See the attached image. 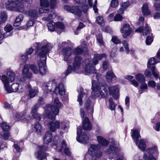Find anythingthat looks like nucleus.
I'll return each mask as SVG.
<instances>
[{"instance_id":"09e8293b","label":"nucleus","mask_w":160,"mask_h":160,"mask_svg":"<svg viewBox=\"0 0 160 160\" xmlns=\"http://www.w3.org/2000/svg\"><path fill=\"white\" fill-rule=\"evenodd\" d=\"M39 106H38V103L32 108L31 111V114L37 112L38 108Z\"/></svg>"},{"instance_id":"0e129e2a","label":"nucleus","mask_w":160,"mask_h":160,"mask_svg":"<svg viewBox=\"0 0 160 160\" xmlns=\"http://www.w3.org/2000/svg\"><path fill=\"white\" fill-rule=\"evenodd\" d=\"M85 27L84 25L82 23H80L79 24L77 28L76 31L75 32V33L76 35H78V32H77V31H79L81 29Z\"/></svg>"},{"instance_id":"5701e85b","label":"nucleus","mask_w":160,"mask_h":160,"mask_svg":"<svg viewBox=\"0 0 160 160\" xmlns=\"http://www.w3.org/2000/svg\"><path fill=\"white\" fill-rule=\"evenodd\" d=\"M150 29L148 27V25L145 24L144 27H140L135 30L136 32L142 33L143 35H147L150 34Z\"/></svg>"},{"instance_id":"052dcab7","label":"nucleus","mask_w":160,"mask_h":160,"mask_svg":"<svg viewBox=\"0 0 160 160\" xmlns=\"http://www.w3.org/2000/svg\"><path fill=\"white\" fill-rule=\"evenodd\" d=\"M32 116L33 118L36 119L38 120L39 121L41 119L40 115L37 112L33 114Z\"/></svg>"},{"instance_id":"7c9ffc66","label":"nucleus","mask_w":160,"mask_h":160,"mask_svg":"<svg viewBox=\"0 0 160 160\" xmlns=\"http://www.w3.org/2000/svg\"><path fill=\"white\" fill-rule=\"evenodd\" d=\"M63 149L65 153L68 156H69L70 152L68 148L66 147V143L64 141H63L62 143V148H59L58 146L57 147V149L60 152H61L62 149Z\"/></svg>"},{"instance_id":"412c9836","label":"nucleus","mask_w":160,"mask_h":160,"mask_svg":"<svg viewBox=\"0 0 160 160\" xmlns=\"http://www.w3.org/2000/svg\"><path fill=\"white\" fill-rule=\"evenodd\" d=\"M110 93L112 95L115 100H117L119 96V89L118 86H110L109 88Z\"/></svg>"},{"instance_id":"8fccbe9b","label":"nucleus","mask_w":160,"mask_h":160,"mask_svg":"<svg viewBox=\"0 0 160 160\" xmlns=\"http://www.w3.org/2000/svg\"><path fill=\"white\" fill-rule=\"evenodd\" d=\"M1 127L4 131H8L10 129V127L5 122H2L1 124Z\"/></svg>"},{"instance_id":"c9c22d12","label":"nucleus","mask_w":160,"mask_h":160,"mask_svg":"<svg viewBox=\"0 0 160 160\" xmlns=\"http://www.w3.org/2000/svg\"><path fill=\"white\" fill-rule=\"evenodd\" d=\"M116 77V76L112 70L109 71L106 73V78L108 82H111L113 78Z\"/></svg>"},{"instance_id":"37998d69","label":"nucleus","mask_w":160,"mask_h":160,"mask_svg":"<svg viewBox=\"0 0 160 160\" xmlns=\"http://www.w3.org/2000/svg\"><path fill=\"white\" fill-rule=\"evenodd\" d=\"M33 51V49L32 48H29L27 51V53L26 55H22L21 57L24 61H26L28 58V55L32 54Z\"/></svg>"},{"instance_id":"20e7f679","label":"nucleus","mask_w":160,"mask_h":160,"mask_svg":"<svg viewBox=\"0 0 160 160\" xmlns=\"http://www.w3.org/2000/svg\"><path fill=\"white\" fill-rule=\"evenodd\" d=\"M62 106V104L58 99L56 98L53 105H48L45 107L44 113L46 117L52 120L55 119L56 115L58 114L59 109Z\"/></svg>"},{"instance_id":"473e14b6","label":"nucleus","mask_w":160,"mask_h":160,"mask_svg":"<svg viewBox=\"0 0 160 160\" xmlns=\"http://www.w3.org/2000/svg\"><path fill=\"white\" fill-rule=\"evenodd\" d=\"M132 136L134 140L135 141V143L137 144L138 141L139 139V137H140L139 134V131H138L137 130H132Z\"/></svg>"},{"instance_id":"e433bc0d","label":"nucleus","mask_w":160,"mask_h":160,"mask_svg":"<svg viewBox=\"0 0 160 160\" xmlns=\"http://www.w3.org/2000/svg\"><path fill=\"white\" fill-rule=\"evenodd\" d=\"M88 97V94L85 92H81L78 96V101L79 102L80 105L82 104V98H86Z\"/></svg>"},{"instance_id":"39448f33","label":"nucleus","mask_w":160,"mask_h":160,"mask_svg":"<svg viewBox=\"0 0 160 160\" xmlns=\"http://www.w3.org/2000/svg\"><path fill=\"white\" fill-rule=\"evenodd\" d=\"M42 88L45 92L48 93L49 92H54L56 95L60 93L59 91H62L61 93H63L62 89L63 86L62 83L57 85V82L55 80L49 81L48 82H44L42 84Z\"/></svg>"},{"instance_id":"4c0bfd02","label":"nucleus","mask_w":160,"mask_h":160,"mask_svg":"<svg viewBox=\"0 0 160 160\" xmlns=\"http://www.w3.org/2000/svg\"><path fill=\"white\" fill-rule=\"evenodd\" d=\"M23 19V15L22 14H19L18 16L17 17L14 23V25L16 27L19 26Z\"/></svg>"},{"instance_id":"9d476101","label":"nucleus","mask_w":160,"mask_h":160,"mask_svg":"<svg viewBox=\"0 0 160 160\" xmlns=\"http://www.w3.org/2000/svg\"><path fill=\"white\" fill-rule=\"evenodd\" d=\"M57 0H50V4L48 0H40V5L43 7L40 8L39 10V14L48 12L49 11L48 7L50 6L51 8H54L56 6Z\"/></svg>"},{"instance_id":"bb28decb","label":"nucleus","mask_w":160,"mask_h":160,"mask_svg":"<svg viewBox=\"0 0 160 160\" xmlns=\"http://www.w3.org/2000/svg\"><path fill=\"white\" fill-rule=\"evenodd\" d=\"M106 55L104 54H95L92 60V63L93 65H96L98 63V61L101 59L102 58L106 57Z\"/></svg>"},{"instance_id":"f704fd0d","label":"nucleus","mask_w":160,"mask_h":160,"mask_svg":"<svg viewBox=\"0 0 160 160\" xmlns=\"http://www.w3.org/2000/svg\"><path fill=\"white\" fill-rule=\"evenodd\" d=\"M62 89H63L62 90L63 92V93L62 92V93H61L62 92H62V91L60 89V91H59V92H60V93H58L56 95H60L62 101L67 102L68 99V94L65 93V90L63 85V86Z\"/></svg>"},{"instance_id":"2f4dec72","label":"nucleus","mask_w":160,"mask_h":160,"mask_svg":"<svg viewBox=\"0 0 160 160\" xmlns=\"http://www.w3.org/2000/svg\"><path fill=\"white\" fill-rule=\"evenodd\" d=\"M44 143L47 144L51 142L52 140V133L50 131L47 132L43 138Z\"/></svg>"},{"instance_id":"de8ad7c7","label":"nucleus","mask_w":160,"mask_h":160,"mask_svg":"<svg viewBox=\"0 0 160 160\" xmlns=\"http://www.w3.org/2000/svg\"><path fill=\"white\" fill-rule=\"evenodd\" d=\"M64 25L61 22H57L55 23V29L56 30V29H60V31L61 30H62L64 29ZM61 32L60 31V33Z\"/></svg>"},{"instance_id":"f8f14e48","label":"nucleus","mask_w":160,"mask_h":160,"mask_svg":"<svg viewBox=\"0 0 160 160\" xmlns=\"http://www.w3.org/2000/svg\"><path fill=\"white\" fill-rule=\"evenodd\" d=\"M57 17L58 16L56 13L52 12V14H49L48 17H44L42 18V20H43L50 22L47 24L48 29L50 31L52 32L55 29V23L52 20L54 18H57Z\"/></svg>"},{"instance_id":"6e6d98bb","label":"nucleus","mask_w":160,"mask_h":160,"mask_svg":"<svg viewBox=\"0 0 160 160\" xmlns=\"http://www.w3.org/2000/svg\"><path fill=\"white\" fill-rule=\"evenodd\" d=\"M97 23L99 24L102 25L104 23L103 18L102 17H98L96 18Z\"/></svg>"},{"instance_id":"bf43d9fd","label":"nucleus","mask_w":160,"mask_h":160,"mask_svg":"<svg viewBox=\"0 0 160 160\" xmlns=\"http://www.w3.org/2000/svg\"><path fill=\"white\" fill-rule=\"evenodd\" d=\"M1 18L2 22H4L7 19V15L5 12H1Z\"/></svg>"},{"instance_id":"dca6fc26","label":"nucleus","mask_w":160,"mask_h":160,"mask_svg":"<svg viewBox=\"0 0 160 160\" xmlns=\"http://www.w3.org/2000/svg\"><path fill=\"white\" fill-rule=\"evenodd\" d=\"M158 150L157 147L156 146L147 149L146 152L144 153L143 156V158L144 159V156L145 155L146 157L148 158L150 157H157L158 155Z\"/></svg>"},{"instance_id":"338daca9","label":"nucleus","mask_w":160,"mask_h":160,"mask_svg":"<svg viewBox=\"0 0 160 160\" xmlns=\"http://www.w3.org/2000/svg\"><path fill=\"white\" fill-rule=\"evenodd\" d=\"M140 88L141 89L146 90L148 88L147 84L145 82H143L141 84Z\"/></svg>"},{"instance_id":"3c124183","label":"nucleus","mask_w":160,"mask_h":160,"mask_svg":"<svg viewBox=\"0 0 160 160\" xmlns=\"http://www.w3.org/2000/svg\"><path fill=\"white\" fill-rule=\"evenodd\" d=\"M153 41V38L151 36H148L146 39V43L147 45H150Z\"/></svg>"},{"instance_id":"4468645a","label":"nucleus","mask_w":160,"mask_h":160,"mask_svg":"<svg viewBox=\"0 0 160 160\" xmlns=\"http://www.w3.org/2000/svg\"><path fill=\"white\" fill-rule=\"evenodd\" d=\"M47 150V147L45 146H38L37 148V151L35 154L36 157L39 160H46V157L48 154L45 152Z\"/></svg>"},{"instance_id":"49530a36","label":"nucleus","mask_w":160,"mask_h":160,"mask_svg":"<svg viewBox=\"0 0 160 160\" xmlns=\"http://www.w3.org/2000/svg\"><path fill=\"white\" fill-rule=\"evenodd\" d=\"M138 147L142 151L145 150L146 147V144L145 141L142 139H141L139 142Z\"/></svg>"},{"instance_id":"393cba45","label":"nucleus","mask_w":160,"mask_h":160,"mask_svg":"<svg viewBox=\"0 0 160 160\" xmlns=\"http://www.w3.org/2000/svg\"><path fill=\"white\" fill-rule=\"evenodd\" d=\"M85 71L86 73H93L96 72L95 67L90 62L86 64Z\"/></svg>"},{"instance_id":"a18cd8bd","label":"nucleus","mask_w":160,"mask_h":160,"mask_svg":"<svg viewBox=\"0 0 160 160\" xmlns=\"http://www.w3.org/2000/svg\"><path fill=\"white\" fill-rule=\"evenodd\" d=\"M109 108L111 110H113L115 109L116 105L113 102V99L112 98H109Z\"/></svg>"},{"instance_id":"72a5a7b5","label":"nucleus","mask_w":160,"mask_h":160,"mask_svg":"<svg viewBox=\"0 0 160 160\" xmlns=\"http://www.w3.org/2000/svg\"><path fill=\"white\" fill-rule=\"evenodd\" d=\"M97 138L98 143L103 146H106L108 144V141L101 136H97Z\"/></svg>"},{"instance_id":"aec40b11","label":"nucleus","mask_w":160,"mask_h":160,"mask_svg":"<svg viewBox=\"0 0 160 160\" xmlns=\"http://www.w3.org/2000/svg\"><path fill=\"white\" fill-rule=\"evenodd\" d=\"M7 77L5 75H3L2 77L1 80L2 82L3 76H5L6 78L5 81L6 80V81L8 82V84H9L10 82H12L14 81L16 78V76L14 72L11 71H8L7 72Z\"/></svg>"},{"instance_id":"603ef678","label":"nucleus","mask_w":160,"mask_h":160,"mask_svg":"<svg viewBox=\"0 0 160 160\" xmlns=\"http://www.w3.org/2000/svg\"><path fill=\"white\" fill-rule=\"evenodd\" d=\"M112 41L116 44H118L121 43V41L118 39L117 36H112Z\"/></svg>"},{"instance_id":"2eb2a0df","label":"nucleus","mask_w":160,"mask_h":160,"mask_svg":"<svg viewBox=\"0 0 160 160\" xmlns=\"http://www.w3.org/2000/svg\"><path fill=\"white\" fill-rule=\"evenodd\" d=\"M158 62V61L156 60L153 57L150 58L148 62V69H150L151 70L153 75L156 79L158 78L159 72L156 71L155 67L152 66L151 67V65H154Z\"/></svg>"},{"instance_id":"ea45409f","label":"nucleus","mask_w":160,"mask_h":160,"mask_svg":"<svg viewBox=\"0 0 160 160\" xmlns=\"http://www.w3.org/2000/svg\"><path fill=\"white\" fill-rule=\"evenodd\" d=\"M38 92L37 89H31L29 91L28 97L29 98H32L37 95Z\"/></svg>"},{"instance_id":"1a4fd4ad","label":"nucleus","mask_w":160,"mask_h":160,"mask_svg":"<svg viewBox=\"0 0 160 160\" xmlns=\"http://www.w3.org/2000/svg\"><path fill=\"white\" fill-rule=\"evenodd\" d=\"M50 130L52 132H54L56 129L60 128L65 132L68 131L69 128L68 124L64 121L60 122L59 121H52L48 123Z\"/></svg>"},{"instance_id":"423d86ee","label":"nucleus","mask_w":160,"mask_h":160,"mask_svg":"<svg viewBox=\"0 0 160 160\" xmlns=\"http://www.w3.org/2000/svg\"><path fill=\"white\" fill-rule=\"evenodd\" d=\"M30 4L32 0H8L6 3V8L10 10L17 11L22 12L24 9V3Z\"/></svg>"},{"instance_id":"b1692460","label":"nucleus","mask_w":160,"mask_h":160,"mask_svg":"<svg viewBox=\"0 0 160 160\" xmlns=\"http://www.w3.org/2000/svg\"><path fill=\"white\" fill-rule=\"evenodd\" d=\"M27 110H26L23 111L22 113L21 114H17L16 116V118H17V120H18L20 119L23 120H29L32 118L31 116L27 114Z\"/></svg>"},{"instance_id":"774afa93","label":"nucleus","mask_w":160,"mask_h":160,"mask_svg":"<svg viewBox=\"0 0 160 160\" xmlns=\"http://www.w3.org/2000/svg\"><path fill=\"white\" fill-rule=\"evenodd\" d=\"M154 6L157 11H160V4L157 2L154 3Z\"/></svg>"},{"instance_id":"c85d7f7f","label":"nucleus","mask_w":160,"mask_h":160,"mask_svg":"<svg viewBox=\"0 0 160 160\" xmlns=\"http://www.w3.org/2000/svg\"><path fill=\"white\" fill-rule=\"evenodd\" d=\"M142 10L143 15L148 16L151 15V12L149 9L148 4L144 3L142 7Z\"/></svg>"},{"instance_id":"864d4df0","label":"nucleus","mask_w":160,"mask_h":160,"mask_svg":"<svg viewBox=\"0 0 160 160\" xmlns=\"http://www.w3.org/2000/svg\"><path fill=\"white\" fill-rule=\"evenodd\" d=\"M122 16L119 14H117L114 17V20L115 21H120L122 19Z\"/></svg>"},{"instance_id":"5fc2aeb1","label":"nucleus","mask_w":160,"mask_h":160,"mask_svg":"<svg viewBox=\"0 0 160 160\" xmlns=\"http://www.w3.org/2000/svg\"><path fill=\"white\" fill-rule=\"evenodd\" d=\"M117 48H113L111 51L110 56L112 58H114L117 55Z\"/></svg>"},{"instance_id":"69168bd1","label":"nucleus","mask_w":160,"mask_h":160,"mask_svg":"<svg viewBox=\"0 0 160 160\" xmlns=\"http://www.w3.org/2000/svg\"><path fill=\"white\" fill-rule=\"evenodd\" d=\"M122 43L123 46L127 51V52H128L129 51V49L128 47V44L127 42L126 41L124 40L123 41Z\"/></svg>"},{"instance_id":"c03bdc74","label":"nucleus","mask_w":160,"mask_h":160,"mask_svg":"<svg viewBox=\"0 0 160 160\" xmlns=\"http://www.w3.org/2000/svg\"><path fill=\"white\" fill-rule=\"evenodd\" d=\"M34 128L35 129L36 132L38 134L41 133V126L39 123H36L34 126Z\"/></svg>"},{"instance_id":"a211bd4d","label":"nucleus","mask_w":160,"mask_h":160,"mask_svg":"<svg viewBox=\"0 0 160 160\" xmlns=\"http://www.w3.org/2000/svg\"><path fill=\"white\" fill-rule=\"evenodd\" d=\"M64 9L67 12L75 13L78 16H79L81 15V11L78 6L75 7L74 6H72L70 7L69 6L65 5L64 7Z\"/></svg>"},{"instance_id":"f03ea898","label":"nucleus","mask_w":160,"mask_h":160,"mask_svg":"<svg viewBox=\"0 0 160 160\" xmlns=\"http://www.w3.org/2000/svg\"><path fill=\"white\" fill-rule=\"evenodd\" d=\"M82 42L83 43H82L81 46H79L75 48L74 50L68 47L64 48L62 51L63 60L68 63H69L72 60L71 56L72 53L75 55H77L82 54L84 51L86 52L87 51L86 45L83 41Z\"/></svg>"},{"instance_id":"0eeeda50","label":"nucleus","mask_w":160,"mask_h":160,"mask_svg":"<svg viewBox=\"0 0 160 160\" xmlns=\"http://www.w3.org/2000/svg\"><path fill=\"white\" fill-rule=\"evenodd\" d=\"M100 84L95 81H92V89L91 96L92 98L95 99L100 95L102 97L104 98L108 94L107 89L104 87H100Z\"/></svg>"},{"instance_id":"cd10ccee","label":"nucleus","mask_w":160,"mask_h":160,"mask_svg":"<svg viewBox=\"0 0 160 160\" xmlns=\"http://www.w3.org/2000/svg\"><path fill=\"white\" fill-rule=\"evenodd\" d=\"M82 126L84 129L87 130H90L92 128V126L89 119L88 118H85L83 121Z\"/></svg>"},{"instance_id":"a878e982","label":"nucleus","mask_w":160,"mask_h":160,"mask_svg":"<svg viewBox=\"0 0 160 160\" xmlns=\"http://www.w3.org/2000/svg\"><path fill=\"white\" fill-rule=\"evenodd\" d=\"M93 104L89 99H88L85 104L86 110L89 113H92L93 112Z\"/></svg>"},{"instance_id":"13d9d810","label":"nucleus","mask_w":160,"mask_h":160,"mask_svg":"<svg viewBox=\"0 0 160 160\" xmlns=\"http://www.w3.org/2000/svg\"><path fill=\"white\" fill-rule=\"evenodd\" d=\"M160 117V114L158 112L155 115V117L153 119H152L151 120L152 122V123H155L157 121L159 120V119L160 118L159 117Z\"/></svg>"},{"instance_id":"680f3d73","label":"nucleus","mask_w":160,"mask_h":160,"mask_svg":"<svg viewBox=\"0 0 160 160\" xmlns=\"http://www.w3.org/2000/svg\"><path fill=\"white\" fill-rule=\"evenodd\" d=\"M130 5V3L128 2H126L122 3L121 5V7L124 10Z\"/></svg>"},{"instance_id":"f3484780","label":"nucleus","mask_w":160,"mask_h":160,"mask_svg":"<svg viewBox=\"0 0 160 160\" xmlns=\"http://www.w3.org/2000/svg\"><path fill=\"white\" fill-rule=\"evenodd\" d=\"M120 31L122 34L123 37L126 38L131 34L132 30L129 24H125L120 30Z\"/></svg>"},{"instance_id":"79ce46f5","label":"nucleus","mask_w":160,"mask_h":160,"mask_svg":"<svg viewBox=\"0 0 160 160\" xmlns=\"http://www.w3.org/2000/svg\"><path fill=\"white\" fill-rule=\"evenodd\" d=\"M12 26L10 24L7 25L4 27V30L6 32L5 34L6 36H8L11 35L10 32L12 30Z\"/></svg>"},{"instance_id":"a19ab883","label":"nucleus","mask_w":160,"mask_h":160,"mask_svg":"<svg viewBox=\"0 0 160 160\" xmlns=\"http://www.w3.org/2000/svg\"><path fill=\"white\" fill-rule=\"evenodd\" d=\"M96 39L100 46L104 45V42L102 39V35L101 33H99L96 35Z\"/></svg>"},{"instance_id":"7ed1b4c3","label":"nucleus","mask_w":160,"mask_h":160,"mask_svg":"<svg viewBox=\"0 0 160 160\" xmlns=\"http://www.w3.org/2000/svg\"><path fill=\"white\" fill-rule=\"evenodd\" d=\"M2 79V82L4 84V87L5 90L9 93L12 92H23L26 88V85L29 88H31V87L30 85L26 84V81L24 80H21L19 83H14L11 86L8 84V82L5 81L6 79L5 76H3Z\"/></svg>"},{"instance_id":"c756f323","label":"nucleus","mask_w":160,"mask_h":160,"mask_svg":"<svg viewBox=\"0 0 160 160\" xmlns=\"http://www.w3.org/2000/svg\"><path fill=\"white\" fill-rule=\"evenodd\" d=\"M111 140L112 145H110L109 148L106 151L107 152L108 154L115 152L117 149V148L115 146V141L113 140Z\"/></svg>"},{"instance_id":"6e6552de","label":"nucleus","mask_w":160,"mask_h":160,"mask_svg":"<svg viewBox=\"0 0 160 160\" xmlns=\"http://www.w3.org/2000/svg\"><path fill=\"white\" fill-rule=\"evenodd\" d=\"M82 62V58L80 56H76L75 57L72 66L70 65L68 66L65 73V76H67L73 71L77 73H81L82 72L81 65Z\"/></svg>"},{"instance_id":"4be33fe9","label":"nucleus","mask_w":160,"mask_h":160,"mask_svg":"<svg viewBox=\"0 0 160 160\" xmlns=\"http://www.w3.org/2000/svg\"><path fill=\"white\" fill-rule=\"evenodd\" d=\"M30 65L28 64H25L23 67L22 73L24 77L28 78H30L32 76V74L30 71V68H31Z\"/></svg>"},{"instance_id":"e2e57ef3","label":"nucleus","mask_w":160,"mask_h":160,"mask_svg":"<svg viewBox=\"0 0 160 160\" xmlns=\"http://www.w3.org/2000/svg\"><path fill=\"white\" fill-rule=\"evenodd\" d=\"M148 85L149 87L153 88L156 86V83L153 80H150L148 82Z\"/></svg>"},{"instance_id":"58836bf2","label":"nucleus","mask_w":160,"mask_h":160,"mask_svg":"<svg viewBox=\"0 0 160 160\" xmlns=\"http://www.w3.org/2000/svg\"><path fill=\"white\" fill-rule=\"evenodd\" d=\"M135 78L139 82L141 83L145 82V78L144 75L141 73H138L136 75Z\"/></svg>"},{"instance_id":"f257e3e1","label":"nucleus","mask_w":160,"mask_h":160,"mask_svg":"<svg viewBox=\"0 0 160 160\" xmlns=\"http://www.w3.org/2000/svg\"><path fill=\"white\" fill-rule=\"evenodd\" d=\"M38 47L41 46L40 49H37V59L38 61V67L33 65H31V69L33 73L41 75L46 74L48 71L46 66L47 55L52 48L51 44L48 43L46 40H44L41 42H38Z\"/></svg>"},{"instance_id":"6ab92c4d","label":"nucleus","mask_w":160,"mask_h":160,"mask_svg":"<svg viewBox=\"0 0 160 160\" xmlns=\"http://www.w3.org/2000/svg\"><path fill=\"white\" fill-rule=\"evenodd\" d=\"M23 11L27 16L31 19L35 20L38 17V12L36 9H29Z\"/></svg>"},{"instance_id":"ddd939ff","label":"nucleus","mask_w":160,"mask_h":160,"mask_svg":"<svg viewBox=\"0 0 160 160\" xmlns=\"http://www.w3.org/2000/svg\"><path fill=\"white\" fill-rule=\"evenodd\" d=\"M77 141L80 143L86 144L89 141L88 137L87 135L82 127H79L77 128Z\"/></svg>"},{"instance_id":"4d7b16f0","label":"nucleus","mask_w":160,"mask_h":160,"mask_svg":"<svg viewBox=\"0 0 160 160\" xmlns=\"http://www.w3.org/2000/svg\"><path fill=\"white\" fill-rule=\"evenodd\" d=\"M118 4V0H112L111 3V6L112 8L117 7Z\"/></svg>"},{"instance_id":"9b49d317","label":"nucleus","mask_w":160,"mask_h":160,"mask_svg":"<svg viewBox=\"0 0 160 160\" xmlns=\"http://www.w3.org/2000/svg\"><path fill=\"white\" fill-rule=\"evenodd\" d=\"M100 146L98 144H91L88 149V153L91 156L92 160H96L97 158H99L102 155V153L97 152L100 149Z\"/></svg>"}]
</instances>
